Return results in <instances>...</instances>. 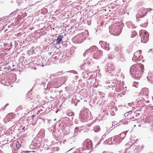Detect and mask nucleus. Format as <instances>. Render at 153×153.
<instances>
[{
  "label": "nucleus",
  "instance_id": "obj_1",
  "mask_svg": "<svg viewBox=\"0 0 153 153\" xmlns=\"http://www.w3.org/2000/svg\"><path fill=\"white\" fill-rule=\"evenodd\" d=\"M144 70L143 65L141 64H135L131 67L130 73L132 76L138 78L141 76Z\"/></svg>",
  "mask_w": 153,
  "mask_h": 153
},
{
  "label": "nucleus",
  "instance_id": "obj_2",
  "mask_svg": "<svg viewBox=\"0 0 153 153\" xmlns=\"http://www.w3.org/2000/svg\"><path fill=\"white\" fill-rule=\"evenodd\" d=\"M117 25V24H114L113 26L109 29V32L111 34L114 36L119 35L122 31L121 27H120L118 25H117L116 28L115 27Z\"/></svg>",
  "mask_w": 153,
  "mask_h": 153
},
{
  "label": "nucleus",
  "instance_id": "obj_3",
  "mask_svg": "<svg viewBox=\"0 0 153 153\" xmlns=\"http://www.w3.org/2000/svg\"><path fill=\"white\" fill-rule=\"evenodd\" d=\"M142 42L146 43L148 40L149 35L148 32L146 30H141L139 32Z\"/></svg>",
  "mask_w": 153,
  "mask_h": 153
},
{
  "label": "nucleus",
  "instance_id": "obj_4",
  "mask_svg": "<svg viewBox=\"0 0 153 153\" xmlns=\"http://www.w3.org/2000/svg\"><path fill=\"white\" fill-rule=\"evenodd\" d=\"M83 35V33L79 34L76 36L74 39L78 43H82L85 38Z\"/></svg>",
  "mask_w": 153,
  "mask_h": 153
},
{
  "label": "nucleus",
  "instance_id": "obj_5",
  "mask_svg": "<svg viewBox=\"0 0 153 153\" xmlns=\"http://www.w3.org/2000/svg\"><path fill=\"white\" fill-rule=\"evenodd\" d=\"M141 51H138L134 53V56L132 58V59L135 62L136 60H139L142 58V56H141L140 53Z\"/></svg>",
  "mask_w": 153,
  "mask_h": 153
},
{
  "label": "nucleus",
  "instance_id": "obj_6",
  "mask_svg": "<svg viewBox=\"0 0 153 153\" xmlns=\"http://www.w3.org/2000/svg\"><path fill=\"white\" fill-rule=\"evenodd\" d=\"M102 55V52L101 50H98L94 53L93 57L96 59H100Z\"/></svg>",
  "mask_w": 153,
  "mask_h": 153
},
{
  "label": "nucleus",
  "instance_id": "obj_7",
  "mask_svg": "<svg viewBox=\"0 0 153 153\" xmlns=\"http://www.w3.org/2000/svg\"><path fill=\"white\" fill-rule=\"evenodd\" d=\"M145 10L146 9L143 7H142L138 11V14H140V15L141 14H142L141 16H140L139 17H141L144 15L145 13L147 12H146Z\"/></svg>",
  "mask_w": 153,
  "mask_h": 153
},
{
  "label": "nucleus",
  "instance_id": "obj_8",
  "mask_svg": "<svg viewBox=\"0 0 153 153\" xmlns=\"http://www.w3.org/2000/svg\"><path fill=\"white\" fill-rule=\"evenodd\" d=\"M113 140L115 142L116 144H117L120 143V142L122 140H121V138L119 136H116L113 138Z\"/></svg>",
  "mask_w": 153,
  "mask_h": 153
},
{
  "label": "nucleus",
  "instance_id": "obj_9",
  "mask_svg": "<svg viewBox=\"0 0 153 153\" xmlns=\"http://www.w3.org/2000/svg\"><path fill=\"white\" fill-rule=\"evenodd\" d=\"M84 144L88 148H89L91 145V141L88 140H87L84 141Z\"/></svg>",
  "mask_w": 153,
  "mask_h": 153
},
{
  "label": "nucleus",
  "instance_id": "obj_10",
  "mask_svg": "<svg viewBox=\"0 0 153 153\" xmlns=\"http://www.w3.org/2000/svg\"><path fill=\"white\" fill-rule=\"evenodd\" d=\"M142 91L143 92V94L146 96H147L149 94V90L146 88H143L142 90Z\"/></svg>",
  "mask_w": 153,
  "mask_h": 153
},
{
  "label": "nucleus",
  "instance_id": "obj_11",
  "mask_svg": "<svg viewBox=\"0 0 153 153\" xmlns=\"http://www.w3.org/2000/svg\"><path fill=\"white\" fill-rule=\"evenodd\" d=\"M63 37V36L62 35H59L58 37L56 40V44H59L60 43Z\"/></svg>",
  "mask_w": 153,
  "mask_h": 153
},
{
  "label": "nucleus",
  "instance_id": "obj_12",
  "mask_svg": "<svg viewBox=\"0 0 153 153\" xmlns=\"http://www.w3.org/2000/svg\"><path fill=\"white\" fill-rule=\"evenodd\" d=\"M89 49L91 50V51H96V52L97 51V47L95 46H94L92 47H91L90 48H89Z\"/></svg>",
  "mask_w": 153,
  "mask_h": 153
},
{
  "label": "nucleus",
  "instance_id": "obj_13",
  "mask_svg": "<svg viewBox=\"0 0 153 153\" xmlns=\"http://www.w3.org/2000/svg\"><path fill=\"white\" fill-rule=\"evenodd\" d=\"M94 131L95 132H98L100 131V127L98 126H96L94 127Z\"/></svg>",
  "mask_w": 153,
  "mask_h": 153
},
{
  "label": "nucleus",
  "instance_id": "obj_14",
  "mask_svg": "<svg viewBox=\"0 0 153 153\" xmlns=\"http://www.w3.org/2000/svg\"><path fill=\"white\" fill-rule=\"evenodd\" d=\"M105 44V45L104 46V48L106 50H108L109 49V44L108 43H107L106 42L105 43H104Z\"/></svg>",
  "mask_w": 153,
  "mask_h": 153
},
{
  "label": "nucleus",
  "instance_id": "obj_15",
  "mask_svg": "<svg viewBox=\"0 0 153 153\" xmlns=\"http://www.w3.org/2000/svg\"><path fill=\"white\" fill-rule=\"evenodd\" d=\"M126 133H122L120 134V136L121 137H120L121 138V140H122L126 136Z\"/></svg>",
  "mask_w": 153,
  "mask_h": 153
},
{
  "label": "nucleus",
  "instance_id": "obj_16",
  "mask_svg": "<svg viewBox=\"0 0 153 153\" xmlns=\"http://www.w3.org/2000/svg\"><path fill=\"white\" fill-rule=\"evenodd\" d=\"M148 79L150 82L153 83V76H149L148 78Z\"/></svg>",
  "mask_w": 153,
  "mask_h": 153
},
{
  "label": "nucleus",
  "instance_id": "obj_17",
  "mask_svg": "<svg viewBox=\"0 0 153 153\" xmlns=\"http://www.w3.org/2000/svg\"><path fill=\"white\" fill-rule=\"evenodd\" d=\"M83 22L84 23H85V22H86L87 23V24L88 25H90L91 24V21L90 20H83Z\"/></svg>",
  "mask_w": 153,
  "mask_h": 153
},
{
  "label": "nucleus",
  "instance_id": "obj_18",
  "mask_svg": "<svg viewBox=\"0 0 153 153\" xmlns=\"http://www.w3.org/2000/svg\"><path fill=\"white\" fill-rule=\"evenodd\" d=\"M133 86L136 87H137L138 86V82H134Z\"/></svg>",
  "mask_w": 153,
  "mask_h": 153
},
{
  "label": "nucleus",
  "instance_id": "obj_19",
  "mask_svg": "<svg viewBox=\"0 0 153 153\" xmlns=\"http://www.w3.org/2000/svg\"><path fill=\"white\" fill-rule=\"evenodd\" d=\"M54 83V82H52V85H53V87H56L57 86V84Z\"/></svg>",
  "mask_w": 153,
  "mask_h": 153
},
{
  "label": "nucleus",
  "instance_id": "obj_20",
  "mask_svg": "<svg viewBox=\"0 0 153 153\" xmlns=\"http://www.w3.org/2000/svg\"><path fill=\"white\" fill-rule=\"evenodd\" d=\"M152 10V9L151 8H148L146 9V10L147 11H150Z\"/></svg>",
  "mask_w": 153,
  "mask_h": 153
},
{
  "label": "nucleus",
  "instance_id": "obj_21",
  "mask_svg": "<svg viewBox=\"0 0 153 153\" xmlns=\"http://www.w3.org/2000/svg\"><path fill=\"white\" fill-rule=\"evenodd\" d=\"M78 129V128H76L75 129V132H76V131H77Z\"/></svg>",
  "mask_w": 153,
  "mask_h": 153
},
{
  "label": "nucleus",
  "instance_id": "obj_22",
  "mask_svg": "<svg viewBox=\"0 0 153 153\" xmlns=\"http://www.w3.org/2000/svg\"><path fill=\"white\" fill-rule=\"evenodd\" d=\"M79 117H80V118H83V117L82 116V115H80H80H79Z\"/></svg>",
  "mask_w": 153,
  "mask_h": 153
},
{
  "label": "nucleus",
  "instance_id": "obj_23",
  "mask_svg": "<svg viewBox=\"0 0 153 153\" xmlns=\"http://www.w3.org/2000/svg\"><path fill=\"white\" fill-rule=\"evenodd\" d=\"M20 146H21V145L19 144H18V145H17V146L18 147H20Z\"/></svg>",
  "mask_w": 153,
  "mask_h": 153
},
{
  "label": "nucleus",
  "instance_id": "obj_24",
  "mask_svg": "<svg viewBox=\"0 0 153 153\" xmlns=\"http://www.w3.org/2000/svg\"><path fill=\"white\" fill-rule=\"evenodd\" d=\"M102 42H101V41H100V42H99V43L101 44V43H102Z\"/></svg>",
  "mask_w": 153,
  "mask_h": 153
},
{
  "label": "nucleus",
  "instance_id": "obj_25",
  "mask_svg": "<svg viewBox=\"0 0 153 153\" xmlns=\"http://www.w3.org/2000/svg\"><path fill=\"white\" fill-rule=\"evenodd\" d=\"M34 116H34V115H32V117H34Z\"/></svg>",
  "mask_w": 153,
  "mask_h": 153
},
{
  "label": "nucleus",
  "instance_id": "obj_26",
  "mask_svg": "<svg viewBox=\"0 0 153 153\" xmlns=\"http://www.w3.org/2000/svg\"><path fill=\"white\" fill-rule=\"evenodd\" d=\"M26 152H29V151H26Z\"/></svg>",
  "mask_w": 153,
  "mask_h": 153
},
{
  "label": "nucleus",
  "instance_id": "obj_27",
  "mask_svg": "<svg viewBox=\"0 0 153 153\" xmlns=\"http://www.w3.org/2000/svg\"><path fill=\"white\" fill-rule=\"evenodd\" d=\"M85 53H84V54H83V55H84V56H85Z\"/></svg>",
  "mask_w": 153,
  "mask_h": 153
},
{
  "label": "nucleus",
  "instance_id": "obj_28",
  "mask_svg": "<svg viewBox=\"0 0 153 153\" xmlns=\"http://www.w3.org/2000/svg\"><path fill=\"white\" fill-rule=\"evenodd\" d=\"M8 105V104H7L5 106H6V105Z\"/></svg>",
  "mask_w": 153,
  "mask_h": 153
},
{
  "label": "nucleus",
  "instance_id": "obj_29",
  "mask_svg": "<svg viewBox=\"0 0 153 153\" xmlns=\"http://www.w3.org/2000/svg\"><path fill=\"white\" fill-rule=\"evenodd\" d=\"M72 149H70V150H69H69H71Z\"/></svg>",
  "mask_w": 153,
  "mask_h": 153
}]
</instances>
